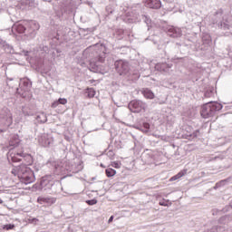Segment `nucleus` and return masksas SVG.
Instances as JSON below:
<instances>
[{
  "instance_id": "1",
  "label": "nucleus",
  "mask_w": 232,
  "mask_h": 232,
  "mask_svg": "<svg viewBox=\"0 0 232 232\" xmlns=\"http://www.w3.org/2000/svg\"><path fill=\"white\" fill-rule=\"evenodd\" d=\"M14 177H18L23 184H32L35 182L34 170L25 165L14 167L11 172Z\"/></svg>"
},
{
  "instance_id": "2",
  "label": "nucleus",
  "mask_w": 232,
  "mask_h": 232,
  "mask_svg": "<svg viewBox=\"0 0 232 232\" xmlns=\"http://www.w3.org/2000/svg\"><path fill=\"white\" fill-rule=\"evenodd\" d=\"M220 110H222V104L218 102H208L201 107L200 115L203 119H209V117L215 115L216 111H220Z\"/></svg>"
},
{
  "instance_id": "3",
  "label": "nucleus",
  "mask_w": 232,
  "mask_h": 232,
  "mask_svg": "<svg viewBox=\"0 0 232 232\" xmlns=\"http://www.w3.org/2000/svg\"><path fill=\"white\" fill-rule=\"evenodd\" d=\"M12 162H21L24 160V164H21V166H32L34 164V156L24 152H14L11 154Z\"/></svg>"
},
{
  "instance_id": "4",
  "label": "nucleus",
  "mask_w": 232,
  "mask_h": 232,
  "mask_svg": "<svg viewBox=\"0 0 232 232\" xmlns=\"http://www.w3.org/2000/svg\"><path fill=\"white\" fill-rule=\"evenodd\" d=\"M128 108L132 113H141L146 111L148 105L140 100H132L129 102Z\"/></svg>"
},
{
  "instance_id": "5",
  "label": "nucleus",
  "mask_w": 232,
  "mask_h": 232,
  "mask_svg": "<svg viewBox=\"0 0 232 232\" xmlns=\"http://www.w3.org/2000/svg\"><path fill=\"white\" fill-rule=\"evenodd\" d=\"M116 72L123 77L130 75V65L126 62L119 61L116 63Z\"/></svg>"
},
{
  "instance_id": "6",
  "label": "nucleus",
  "mask_w": 232,
  "mask_h": 232,
  "mask_svg": "<svg viewBox=\"0 0 232 232\" xmlns=\"http://www.w3.org/2000/svg\"><path fill=\"white\" fill-rule=\"evenodd\" d=\"M104 59H106L104 54L96 58H92L89 61V70H96L99 67V63H104Z\"/></svg>"
},
{
  "instance_id": "7",
  "label": "nucleus",
  "mask_w": 232,
  "mask_h": 232,
  "mask_svg": "<svg viewBox=\"0 0 232 232\" xmlns=\"http://www.w3.org/2000/svg\"><path fill=\"white\" fill-rule=\"evenodd\" d=\"M145 6L158 10L162 6V4L160 3V0H146Z\"/></svg>"
},
{
  "instance_id": "8",
  "label": "nucleus",
  "mask_w": 232,
  "mask_h": 232,
  "mask_svg": "<svg viewBox=\"0 0 232 232\" xmlns=\"http://www.w3.org/2000/svg\"><path fill=\"white\" fill-rule=\"evenodd\" d=\"M39 142L42 144V146L47 148V146L52 144V138L48 134H43L39 139Z\"/></svg>"
},
{
  "instance_id": "9",
  "label": "nucleus",
  "mask_w": 232,
  "mask_h": 232,
  "mask_svg": "<svg viewBox=\"0 0 232 232\" xmlns=\"http://www.w3.org/2000/svg\"><path fill=\"white\" fill-rule=\"evenodd\" d=\"M55 198L39 197L37 198L38 204H55Z\"/></svg>"
},
{
  "instance_id": "10",
  "label": "nucleus",
  "mask_w": 232,
  "mask_h": 232,
  "mask_svg": "<svg viewBox=\"0 0 232 232\" xmlns=\"http://www.w3.org/2000/svg\"><path fill=\"white\" fill-rule=\"evenodd\" d=\"M141 93L143 97H145V99H150V100L155 99V93H153V92H151V90L150 89H143L141 91Z\"/></svg>"
},
{
  "instance_id": "11",
  "label": "nucleus",
  "mask_w": 232,
  "mask_h": 232,
  "mask_svg": "<svg viewBox=\"0 0 232 232\" xmlns=\"http://www.w3.org/2000/svg\"><path fill=\"white\" fill-rule=\"evenodd\" d=\"M187 174H188V169H183V170L179 171L177 175L171 177L169 179V181L173 182L175 180H179V179H182V177H184Z\"/></svg>"
},
{
  "instance_id": "12",
  "label": "nucleus",
  "mask_w": 232,
  "mask_h": 232,
  "mask_svg": "<svg viewBox=\"0 0 232 232\" xmlns=\"http://www.w3.org/2000/svg\"><path fill=\"white\" fill-rule=\"evenodd\" d=\"M14 29L15 30V32H17L18 34H24V32H26V27H24V25L18 24H15Z\"/></svg>"
},
{
  "instance_id": "13",
  "label": "nucleus",
  "mask_w": 232,
  "mask_h": 232,
  "mask_svg": "<svg viewBox=\"0 0 232 232\" xmlns=\"http://www.w3.org/2000/svg\"><path fill=\"white\" fill-rule=\"evenodd\" d=\"M105 175L109 179L111 178V177H115V175H117V170H115L111 168H109V169H105Z\"/></svg>"
},
{
  "instance_id": "14",
  "label": "nucleus",
  "mask_w": 232,
  "mask_h": 232,
  "mask_svg": "<svg viewBox=\"0 0 232 232\" xmlns=\"http://www.w3.org/2000/svg\"><path fill=\"white\" fill-rule=\"evenodd\" d=\"M111 166L112 168H115V169H121V168L122 167V162H121V161H111Z\"/></svg>"
},
{
  "instance_id": "15",
  "label": "nucleus",
  "mask_w": 232,
  "mask_h": 232,
  "mask_svg": "<svg viewBox=\"0 0 232 232\" xmlns=\"http://www.w3.org/2000/svg\"><path fill=\"white\" fill-rule=\"evenodd\" d=\"M87 95L89 99H93L95 97V90L93 88L87 89Z\"/></svg>"
},
{
  "instance_id": "16",
  "label": "nucleus",
  "mask_w": 232,
  "mask_h": 232,
  "mask_svg": "<svg viewBox=\"0 0 232 232\" xmlns=\"http://www.w3.org/2000/svg\"><path fill=\"white\" fill-rule=\"evenodd\" d=\"M14 227H15V225L8 224L5 225L3 227V229H5V231H10V229H14Z\"/></svg>"
},
{
  "instance_id": "17",
  "label": "nucleus",
  "mask_w": 232,
  "mask_h": 232,
  "mask_svg": "<svg viewBox=\"0 0 232 232\" xmlns=\"http://www.w3.org/2000/svg\"><path fill=\"white\" fill-rule=\"evenodd\" d=\"M169 200H166V199H162L161 201H160V206H164L165 208H168V206H169Z\"/></svg>"
},
{
  "instance_id": "18",
  "label": "nucleus",
  "mask_w": 232,
  "mask_h": 232,
  "mask_svg": "<svg viewBox=\"0 0 232 232\" xmlns=\"http://www.w3.org/2000/svg\"><path fill=\"white\" fill-rule=\"evenodd\" d=\"M58 102L59 104H63V105L68 104V100H66L65 98H59Z\"/></svg>"
},
{
  "instance_id": "19",
  "label": "nucleus",
  "mask_w": 232,
  "mask_h": 232,
  "mask_svg": "<svg viewBox=\"0 0 232 232\" xmlns=\"http://www.w3.org/2000/svg\"><path fill=\"white\" fill-rule=\"evenodd\" d=\"M86 204H88L89 206H95V204H97V199L87 200Z\"/></svg>"
},
{
  "instance_id": "20",
  "label": "nucleus",
  "mask_w": 232,
  "mask_h": 232,
  "mask_svg": "<svg viewBox=\"0 0 232 232\" xmlns=\"http://www.w3.org/2000/svg\"><path fill=\"white\" fill-rule=\"evenodd\" d=\"M59 104H60L59 101H55L52 103L51 108H57V106H59Z\"/></svg>"
},
{
  "instance_id": "21",
  "label": "nucleus",
  "mask_w": 232,
  "mask_h": 232,
  "mask_svg": "<svg viewBox=\"0 0 232 232\" xmlns=\"http://www.w3.org/2000/svg\"><path fill=\"white\" fill-rule=\"evenodd\" d=\"M143 128H145V130H150V123L148 122L143 123Z\"/></svg>"
},
{
  "instance_id": "22",
  "label": "nucleus",
  "mask_w": 232,
  "mask_h": 232,
  "mask_svg": "<svg viewBox=\"0 0 232 232\" xmlns=\"http://www.w3.org/2000/svg\"><path fill=\"white\" fill-rule=\"evenodd\" d=\"M111 222H113V216H111V218L108 220L109 224H111Z\"/></svg>"
},
{
  "instance_id": "23",
  "label": "nucleus",
  "mask_w": 232,
  "mask_h": 232,
  "mask_svg": "<svg viewBox=\"0 0 232 232\" xmlns=\"http://www.w3.org/2000/svg\"><path fill=\"white\" fill-rule=\"evenodd\" d=\"M231 25H230V24H227V28H229Z\"/></svg>"
},
{
  "instance_id": "24",
  "label": "nucleus",
  "mask_w": 232,
  "mask_h": 232,
  "mask_svg": "<svg viewBox=\"0 0 232 232\" xmlns=\"http://www.w3.org/2000/svg\"><path fill=\"white\" fill-rule=\"evenodd\" d=\"M0 204H3V199L0 198Z\"/></svg>"
},
{
  "instance_id": "25",
  "label": "nucleus",
  "mask_w": 232,
  "mask_h": 232,
  "mask_svg": "<svg viewBox=\"0 0 232 232\" xmlns=\"http://www.w3.org/2000/svg\"><path fill=\"white\" fill-rule=\"evenodd\" d=\"M101 167H102V168H105L104 165H102V164H101Z\"/></svg>"
},
{
  "instance_id": "26",
  "label": "nucleus",
  "mask_w": 232,
  "mask_h": 232,
  "mask_svg": "<svg viewBox=\"0 0 232 232\" xmlns=\"http://www.w3.org/2000/svg\"><path fill=\"white\" fill-rule=\"evenodd\" d=\"M10 121H12V117H10Z\"/></svg>"
}]
</instances>
